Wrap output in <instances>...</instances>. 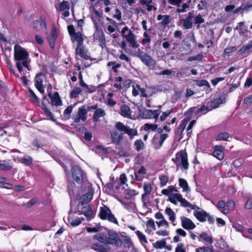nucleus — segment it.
Masks as SVG:
<instances>
[{
  "label": "nucleus",
  "instance_id": "34",
  "mask_svg": "<svg viewBox=\"0 0 252 252\" xmlns=\"http://www.w3.org/2000/svg\"><path fill=\"white\" fill-rule=\"evenodd\" d=\"M178 182L180 187L183 189V191L188 192L190 191L188 183L185 179L180 178L179 179Z\"/></svg>",
  "mask_w": 252,
  "mask_h": 252
},
{
  "label": "nucleus",
  "instance_id": "50",
  "mask_svg": "<svg viewBox=\"0 0 252 252\" xmlns=\"http://www.w3.org/2000/svg\"><path fill=\"white\" fill-rule=\"evenodd\" d=\"M160 181V187H163L166 186L169 181V177L167 175L162 174L159 177Z\"/></svg>",
  "mask_w": 252,
  "mask_h": 252
},
{
  "label": "nucleus",
  "instance_id": "16",
  "mask_svg": "<svg viewBox=\"0 0 252 252\" xmlns=\"http://www.w3.org/2000/svg\"><path fill=\"white\" fill-rule=\"evenodd\" d=\"M160 113V110H153L151 109H147L143 112V116L145 119H149L154 118L156 121L158 119Z\"/></svg>",
  "mask_w": 252,
  "mask_h": 252
},
{
  "label": "nucleus",
  "instance_id": "48",
  "mask_svg": "<svg viewBox=\"0 0 252 252\" xmlns=\"http://www.w3.org/2000/svg\"><path fill=\"white\" fill-rule=\"evenodd\" d=\"M59 10L61 11H63L66 10H69L70 5L68 2L67 1L63 0L59 4Z\"/></svg>",
  "mask_w": 252,
  "mask_h": 252
},
{
  "label": "nucleus",
  "instance_id": "3",
  "mask_svg": "<svg viewBox=\"0 0 252 252\" xmlns=\"http://www.w3.org/2000/svg\"><path fill=\"white\" fill-rule=\"evenodd\" d=\"M172 160L177 167L181 165L184 170H188L189 163L188 162V154L185 150H181L177 152L175 155V158H172Z\"/></svg>",
  "mask_w": 252,
  "mask_h": 252
},
{
  "label": "nucleus",
  "instance_id": "51",
  "mask_svg": "<svg viewBox=\"0 0 252 252\" xmlns=\"http://www.w3.org/2000/svg\"><path fill=\"white\" fill-rule=\"evenodd\" d=\"M144 144L141 139L136 140L134 143V149L137 151H140L143 148Z\"/></svg>",
  "mask_w": 252,
  "mask_h": 252
},
{
  "label": "nucleus",
  "instance_id": "17",
  "mask_svg": "<svg viewBox=\"0 0 252 252\" xmlns=\"http://www.w3.org/2000/svg\"><path fill=\"white\" fill-rule=\"evenodd\" d=\"M195 208L200 211H195L193 212V215L196 219L200 222H203L206 220L208 216V213L203 209H201L199 207L195 206Z\"/></svg>",
  "mask_w": 252,
  "mask_h": 252
},
{
  "label": "nucleus",
  "instance_id": "62",
  "mask_svg": "<svg viewBox=\"0 0 252 252\" xmlns=\"http://www.w3.org/2000/svg\"><path fill=\"white\" fill-rule=\"evenodd\" d=\"M189 7V4L187 3H184L181 5V8H178L176 9V12L178 13H183L186 11V9Z\"/></svg>",
  "mask_w": 252,
  "mask_h": 252
},
{
  "label": "nucleus",
  "instance_id": "5",
  "mask_svg": "<svg viewBox=\"0 0 252 252\" xmlns=\"http://www.w3.org/2000/svg\"><path fill=\"white\" fill-rule=\"evenodd\" d=\"M98 216L102 220H107L110 222L118 224L117 218L112 213L111 209L105 205H103V206L100 207Z\"/></svg>",
  "mask_w": 252,
  "mask_h": 252
},
{
  "label": "nucleus",
  "instance_id": "32",
  "mask_svg": "<svg viewBox=\"0 0 252 252\" xmlns=\"http://www.w3.org/2000/svg\"><path fill=\"white\" fill-rule=\"evenodd\" d=\"M72 213H69V217L68 218V222L70 223V225L73 227H75L79 225L81 223L83 220H84V218H79L76 217V218L73 219L71 217V214Z\"/></svg>",
  "mask_w": 252,
  "mask_h": 252
},
{
  "label": "nucleus",
  "instance_id": "18",
  "mask_svg": "<svg viewBox=\"0 0 252 252\" xmlns=\"http://www.w3.org/2000/svg\"><path fill=\"white\" fill-rule=\"evenodd\" d=\"M33 28L37 31H40L42 29L46 30L47 25L45 18L43 16H41L39 20L34 21Z\"/></svg>",
  "mask_w": 252,
  "mask_h": 252
},
{
  "label": "nucleus",
  "instance_id": "4",
  "mask_svg": "<svg viewBox=\"0 0 252 252\" xmlns=\"http://www.w3.org/2000/svg\"><path fill=\"white\" fill-rule=\"evenodd\" d=\"M100 234H101V235L107 245H114L116 247H121L122 246L121 239L114 230L109 229L107 232L108 236L103 233H100Z\"/></svg>",
  "mask_w": 252,
  "mask_h": 252
},
{
  "label": "nucleus",
  "instance_id": "14",
  "mask_svg": "<svg viewBox=\"0 0 252 252\" xmlns=\"http://www.w3.org/2000/svg\"><path fill=\"white\" fill-rule=\"evenodd\" d=\"M140 2L149 12L157 11V4L154 0H140Z\"/></svg>",
  "mask_w": 252,
  "mask_h": 252
},
{
  "label": "nucleus",
  "instance_id": "38",
  "mask_svg": "<svg viewBox=\"0 0 252 252\" xmlns=\"http://www.w3.org/2000/svg\"><path fill=\"white\" fill-rule=\"evenodd\" d=\"M93 196V192L89 191L83 195L80 202H84L88 204L92 199Z\"/></svg>",
  "mask_w": 252,
  "mask_h": 252
},
{
  "label": "nucleus",
  "instance_id": "63",
  "mask_svg": "<svg viewBox=\"0 0 252 252\" xmlns=\"http://www.w3.org/2000/svg\"><path fill=\"white\" fill-rule=\"evenodd\" d=\"M118 155L120 157H125L128 156V153L124 148L120 147L118 149Z\"/></svg>",
  "mask_w": 252,
  "mask_h": 252
},
{
  "label": "nucleus",
  "instance_id": "47",
  "mask_svg": "<svg viewBox=\"0 0 252 252\" xmlns=\"http://www.w3.org/2000/svg\"><path fill=\"white\" fill-rule=\"evenodd\" d=\"M229 137V133L225 132L219 134L216 137L215 140L216 141H227Z\"/></svg>",
  "mask_w": 252,
  "mask_h": 252
},
{
  "label": "nucleus",
  "instance_id": "6",
  "mask_svg": "<svg viewBox=\"0 0 252 252\" xmlns=\"http://www.w3.org/2000/svg\"><path fill=\"white\" fill-rule=\"evenodd\" d=\"M136 57L139 58L141 61L150 69L155 68L156 62L155 60L149 56L146 52L141 50L140 48H137V50L134 54Z\"/></svg>",
  "mask_w": 252,
  "mask_h": 252
},
{
  "label": "nucleus",
  "instance_id": "21",
  "mask_svg": "<svg viewBox=\"0 0 252 252\" xmlns=\"http://www.w3.org/2000/svg\"><path fill=\"white\" fill-rule=\"evenodd\" d=\"M226 98L223 95H221L218 98H215L213 100L211 101L208 104L211 110L216 109L219 107L220 104L224 103L225 102Z\"/></svg>",
  "mask_w": 252,
  "mask_h": 252
},
{
  "label": "nucleus",
  "instance_id": "9",
  "mask_svg": "<svg viewBox=\"0 0 252 252\" xmlns=\"http://www.w3.org/2000/svg\"><path fill=\"white\" fill-rule=\"evenodd\" d=\"M71 172L73 178L75 182L78 184H82L85 174L81 168L77 165L74 166L72 167Z\"/></svg>",
  "mask_w": 252,
  "mask_h": 252
},
{
  "label": "nucleus",
  "instance_id": "39",
  "mask_svg": "<svg viewBox=\"0 0 252 252\" xmlns=\"http://www.w3.org/2000/svg\"><path fill=\"white\" fill-rule=\"evenodd\" d=\"M235 30L238 31L240 35H243L246 31H247V28L245 26L244 22H241L239 23L237 26L235 27Z\"/></svg>",
  "mask_w": 252,
  "mask_h": 252
},
{
  "label": "nucleus",
  "instance_id": "20",
  "mask_svg": "<svg viewBox=\"0 0 252 252\" xmlns=\"http://www.w3.org/2000/svg\"><path fill=\"white\" fill-rule=\"evenodd\" d=\"M48 96L51 99V104L52 105L56 106L62 105L63 102L58 92H55L53 94H52L51 92L49 93Z\"/></svg>",
  "mask_w": 252,
  "mask_h": 252
},
{
  "label": "nucleus",
  "instance_id": "25",
  "mask_svg": "<svg viewBox=\"0 0 252 252\" xmlns=\"http://www.w3.org/2000/svg\"><path fill=\"white\" fill-rule=\"evenodd\" d=\"M57 36L58 34L56 28L55 27H52L50 35L47 37L50 47H54V43L56 40Z\"/></svg>",
  "mask_w": 252,
  "mask_h": 252
},
{
  "label": "nucleus",
  "instance_id": "10",
  "mask_svg": "<svg viewBox=\"0 0 252 252\" xmlns=\"http://www.w3.org/2000/svg\"><path fill=\"white\" fill-rule=\"evenodd\" d=\"M194 49L195 48H189V50L187 51V52L185 53L186 55H190L188 57L187 61L189 62L194 61L201 62L203 58L206 57V54H203L202 53L196 52Z\"/></svg>",
  "mask_w": 252,
  "mask_h": 252
},
{
  "label": "nucleus",
  "instance_id": "43",
  "mask_svg": "<svg viewBox=\"0 0 252 252\" xmlns=\"http://www.w3.org/2000/svg\"><path fill=\"white\" fill-rule=\"evenodd\" d=\"M91 18L94 23V27L97 30H98L100 28V25L102 22L101 19L102 17H97L94 16H91Z\"/></svg>",
  "mask_w": 252,
  "mask_h": 252
},
{
  "label": "nucleus",
  "instance_id": "44",
  "mask_svg": "<svg viewBox=\"0 0 252 252\" xmlns=\"http://www.w3.org/2000/svg\"><path fill=\"white\" fill-rule=\"evenodd\" d=\"M195 38L193 33L189 35L186 38V45L188 47L194 46L195 45Z\"/></svg>",
  "mask_w": 252,
  "mask_h": 252
},
{
  "label": "nucleus",
  "instance_id": "36",
  "mask_svg": "<svg viewBox=\"0 0 252 252\" xmlns=\"http://www.w3.org/2000/svg\"><path fill=\"white\" fill-rule=\"evenodd\" d=\"M143 189L144 193L142 194V199L143 201H144V197L149 194L152 190L151 184L148 183H144L143 184Z\"/></svg>",
  "mask_w": 252,
  "mask_h": 252
},
{
  "label": "nucleus",
  "instance_id": "13",
  "mask_svg": "<svg viewBox=\"0 0 252 252\" xmlns=\"http://www.w3.org/2000/svg\"><path fill=\"white\" fill-rule=\"evenodd\" d=\"M29 55V52L24 48H14V59L16 62L27 60Z\"/></svg>",
  "mask_w": 252,
  "mask_h": 252
},
{
  "label": "nucleus",
  "instance_id": "27",
  "mask_svg": "<svg viewBox=\"0 0 252 252\" xmlns=\"http://www.w3.org/2000/svg\"><path fill=\"white\" fill-rule=\"evenodd\" d=\"M130 35H126L125 39L132 47H138L139 44L137 43L136 36L133 32H130Z\"/></svg>",
  "mask_w": 252,
  "mask_h": 252
},
{
  "label": "nucleus",
  "instance_id": "55",
  "mask_svg": "<svg viewBox=\"0 0 252 252\" xmlns=\"http://www.w3.org/2000/svg\"><path fill=\"white\" fill-rule=\"evenodd\" d=\"M123 81V78L121 76H119L118 77H116L115 81L116 83L114 84V87L117 89L119 90H121L122 89V86L121 84V82Z\"/></svg>",
  "mask_w": 252,
  "mask_h": 252
},
{
  "label": "nucleus",
  "instance_id": "1",
  "mask_svg": "<svg viewBox=\"0 0 252 252\" xmlns=\"http://www.w3.org/2000/svg\"><path fill=\"white\" fill-rule=\"evenodd\" d=\"M101 235L99 233L94 235L88 247L96 252H109L110 248Z\"/></svg>",
  "mask_w": 252,
  "mask_h": 252
},
{
  "label": "nucleus",
  "instance_id": "49",
  "mask_svg": "<svg viewBox=\"0 0 252 252\" xmlns=\"http://www.w3.org/2000/svg\"><path fill=\"white\" fill-rule=\"evenodd\" d=\"M183 23V27L184 29H190L193 26V23L191 20L186 19H183L182 20Z\"/></svg>",
  "mask_w": 252,
  "mask_h": 252
},
{
  "label": "nucleus",
  "instance_id": "15",
  "mask_svg": "<svg viewBox=\"0 0 252 252\" xmlns=\"http://www.w3.org/2000/svg\"><path fill=\"white\" fill-rule=\"evenodd\" d=\"M190 119L191 118L190 117H187L181 121V123L178 126L177 131L175 132L179 136V140H181L183 138V131Z\"/></svg>",
  "mask_w": 252,
  "mask_h": 252
},
{
  "label": "nucleus",
  "instance_id": "56",
  "mask_svg": "<svg viewBox=\"0 0 252 252\" xmlns=\"http://www.w3.org/2000/svg\"><path fill=\"white\" fill-rule=\"evenodd\" d=\"M173 112V109H170L164 112L160 116L159 119L161 122H163L167 117H168Z\"/></svg>",
  "mask_w": 252,
  "mask_h": 252
},
{
  "label": "nucleus",
  "instance_id": "31",
  "mask_svg": "<svg viewBox=\"0 0 252 252\" xmlns=\"http://www.w3.org/2000/svg\"><path fill=\"white\" fill-rule=\"evenodd\" d=\"M121 115L125 118H128L131 116V111L128 106L123 104L120 107Z\"/></svg>",
  "mask_w": 252,
  "mask_h": 252
},
{
  "label": "nucleus",
  "instance_id": "40",
  "mask_svg": "<svg viewBox=\"0 0 252 252\" xmlns=\"http://www.w3.org/2000/svg\"><path fill=\"white\" fill-rule=\"evenodd\" d=\"M165 214L169 216V220L172 222L175 220V214L174 212L169 207H166L165 210Z\"/></svg>",
  "mask_w": 252,
  "mask_h": 252
},
{
  "label": "nucleus",
  "instance_id": "24",
  "mask_svg": "<svg viewBox=\"0 0 252 252\" xmlns=\"http://www.w3.org/2000/svg\"><path fill=\"white\" fill-rule=\"evenodd\" d=\"M110 137L112 143L119 145L123 139V133L119 134L117 131L112 130L110 131Z\"/></svg>",
  "mask_w": 252,
  "mask_h": 252
},
{
  "label": "nucleus",
  "instance_id": "64",
  "mask_svg": "<svg viewBox=\"0 0 252 252\" xmlns=\"http://www.w3.org/2000/svg\"><path fill=\"white\" fill-rule=\"evenodd\" d=\"M175 252H186L183 243H179L177 245Z\"/></svg>",
  "mask_w": 252,
  "mask_h": 252
},
{
  "label": "nucleus",
  "instance_id": "57",
  "mask_svg": "<svg viewBox=\"0 0 252 252\" xmlns=\"http://www.w3.org/2000/svg\"><path fill=\"white\" fill-rule=\"evenodd\" d=\"M196 85L198 86H205L207 88H210V84L209 82L206 80H196L195 81Z\"/></svg>",
  "mask_w": 252,
  "mask_h": 252
},
{
  "label": "nucleus",
  "instance_id": "19",
  "mask_svg": "<svg viewBox=\"0 0 252 252\" xmlns=\"http://www.w3.org/2000/svg\"><path fill=\"white\" fill-rule=\"evenodd\" d=\"M181 220L182 226L186 230H192L196 227L193 222L186 217H181Z\"/></svg>",
  "mask_w": 252,
  "mask_h": 252
},
{
  "label": "nucleus",
  "instance_id": "54",
  "mask_svg": "<svg viewBox=\"0 0 252 252\" xmlns=\"http://www.w3.org/2000/svg\"><path fill=\"white\" fill-rule=\"evenodd\" d=\"M32 158L29 156H26L21 159L20 162L27 166L32 164Z\"/></svg>",
  "mask_w": 252,
  "mask_h": 252
},
{
  "label": "nucleus",
  "instance_id": "29",
  "mask_svg": "<svg viewBox=\"0 0 252 252\" xmlns=\"http://www.w3.org/2000/svg\"><path fill=\"white\" fill-rule=\"evenodd\" d=\"M157 20L158 21L161 20L160 25L162 27L165 28L170 22V16L167 15L159 14L157 16Z\"/></svg>",
  "mask_w": 252,
  "mask_h": 252
},
{
  "label": "nucleus",
  "instance_id": "61",
  "mask_svg": "<svg viewBox=\"0 0 252 252\" xmlns=\"http://www.w3.org/2000/svg\"><path fill=\"white\" fill-rule=\"evenodd\" d=\"M136 234L140 241H143L145 243H148V241L146 238V236H145V235L143 234L142 232H141L139 230H137L136 232Z\"/></svg>",
  "mask_w": 252,
  "mask_h": 252
},
{
  "label": "nucleus",
  "instance_id": "2",
  "mask_svg": "<svg viewBox=\"0 0 252 252\" xmlns=\"http://www.w3.org/2000/svg\"><path fill=\"white\" fill-rule=\"evenodd\" d=\"M77 212L84 214L88 221L91 220L92 219H94V217L93 215V209L91 206L86 203V202H79L77 206V209H75L73 211L71 208L69 211V214L70 213L76 214Z\"/></svg>",
  "mask_w": 252,
  "mask_h": 252
},
{
  "label": "nucleus",
  "instance_id": "11",
  "mask_svg": "<svg viewBox=\"0 0 252 252\" xmlns=\"http://www.w3.org/2000/svg\"><path fill=\"white\" fill-rule=\"evenodd\" d=\"M169 135L168 134H155L152 139V143L153 145V148L155 150H158L161 147L163 144L165 140L168 137Z\"/></svg>",
  "mask_w": 252,
  "mask_h": 252
},
{
  "label": "nucleus",
  "instance_id": "28",
  "mask_svg": "<svg viewBox=\"0 0 252 252\" xmlns=\"http://www.w3.org/2000/svg\"><path fill=\"white\" fill-rule=\"evenodd\" d=\"M71 39L73 43H77V47H80L83 42V38L81 33L79 32H78L76 33H74V34H73L71 37Z\"/></svg>",
  "mask_w": 252,
  "mask_h": 252
},
{
  "label": "nucleus",
  "instance_id": "58",
  "mask_svg": "<svg viewBox=\"0 0 252 252\" xmlns=\"http://www.w3.org/2000/svg\"><path fill=\"white\" fill-rule=\"evenodd\" d=\"M12 168V166L9 163H0V170L9 171Z\"/></svg>",
  "mask_w": 252,
  "mask_h": 252
},
{
  "label": "nucleus",
  "instance_id": "53",
  "mask_svg": "<svg viewBox=\"0 0 252 252\" xmlns=\"http://www.w3.org/2000/svg\"><path fill=\"white\" fill-rule=\"evenodd\" d=\"M252 103V96L249 95L245 97L244 99V101L242 104V107L243 108H247Z\"/></svg>",
  "mask_w": 252,
  "mask_h": 252
},
{
  "label": "nucleus",
  "instance_id": "52",
  "mask_svg": "<svg viewBox=\"0 0 252 252\" xmlns=\"http://www.w3.org/2000/svg\"><path fill=\"white\" fill-rule=\"evenodd\" d=\"M158 126V125L156 124H152L149 123H146L144 125L143 128L145 131H149L150 130H151L153 131H155L157 128Z\"/></svg>",
  "mask_w": 252,
  "mask_h": 252
},
{
  "label": "nucleus",
  "instance_id": "8",
  "mask_svg": "<svg viewBox=\"0 0 252 252\" xmlns=\"http://www.w3.org/2000/svg\"><path fill=\"white\" fill-rule=\"evenodd\" d=\"M87 115L86 106L83 105L78 108L77 114L73 115L72 119L75 123H78L80 121L84 122L87 120Z\"/></svg>",
  "mask_w": 252,
  "mask_h": 252
},
{
  "label": "nucleus",
  "instance_id": "42",
  "mask_svg": "<svg viewBox=\"0 0 252 252\" xmlns=\"http://www.w3.org/2000/svg\"><path fill=\"white\" fill-rule=\"evenodd\" d=\"M82 89L79 87L74 88L70 93L69 96L71 98H76L81 94Z\"/></svg>",
  "mask_w": 252,
  "mask_h": 252
},
{
  "label": "nucleus",
  "instance_id": "23",
  "mask_svg": "<svg viewBox=\"0 0 252 252\" xmlns=\"http://www.w3.org/2000/svg\"><path fill=\"white\" fill-rule=\"evenodd\" d=\"M172 195L178 201L181 203L182 206L184 207H189L191 209H195V206L192 205L185 198H183L181 194L174 193Z\"/></svg>",
  "mask_w": 252,
  "mask_h": 252
},
{
  "label": "nucleus",
  "instance_id": "30",
  "mask_svg": "<svg viewBox=\"0 0 252 252\" xmlns=\"http://www.w3.org/2000/svg\"><path fill=\"white\" fill-rule=\"evenodd\" d=\"M75 52L77 55H79L81 58L85 60H91L88 51L85 48H75Z\"/></svg>",
  "mask_w": 252,
  "mask_h": 252
},
{
  "label": "nucleus",
  "instance_id": "7",
  "mask_svg": "<svg viewBox=\"0 0 252 252\" xmlns=\"http://www.w3.org/2000/svg\"><path fill=\"white\" fill-rule=\"evenodd\" d=\"M115 127L123 133L127 134L130 139H132L134 136L138 134L137 130L136 129L129 128V126H125L123 123L118 122L116 123Z\"/></svg>",
  "mask_w": 252,
  "mask_h": 252
},
{
  "label": "nucleus",
  "instance_id": "33",
  "mask_svg": "<svg viewBox=\"0 0 252 252\" xmlns=\"http://www.w3.org/2000/svg\"><path fill=\"white\" fill-rule=\"evenodd\" d=\"M105 115V111L102 109H96V110L94 111L93 116V119L94 122H97L99 121V118L100 117H104Z\"/></svg>",
  "mask_w": 252,
  "mask_h": 252
},
{
  "label": "nucleus",
  "instance_id": "35",
  "mask_svg": "<svg viewBox=\"0 0 252 252\" xmlns=\"http://www.w3.org/2000/svg\"><path fill=\"white\" fill-rule=\"evenodd\" d=\"M200 238L199 239V241H201L202 240L206 242H208L210 244H212L213 243V239L211 236L208 235L207 233L203 232H202L199 235Z\"/></svg>",
  "mask_w": 252,
  "mask_h": 252
},
{
  "label": "nucleus",
  "instance_id": "22",
  "mask_svg": "<svg viewBox=\"0 0 252 252\" xmlns=\"http://www.w3.org/2000/svg\"><path fill=\"white\" fill-rule=\"evenodd\" d=\"M43 74L39 72L36 74L35 77V86L38 91L43 94L44 92V86L43 85Z\"/></svg>",
  "mask_w": 252,
  "mask_h": 252
},
{
  "label": "nucleus",
  "instance_id": "60",
  "mask_svg": "<svg viewBox=\"0 0 252 252\" xmlns=\"http://www.w3.org/2000/svg\"><path fill=\"white\" fill-rule=\"evenodd\" d=\"M93 13L91 14V16H94L97 17H102V11L100 9L97 10L94 6L92 7Z\"/></svg>",
  "mask_w": 252,
  "mask_h": 252
},
{
  "label": "nucleus",
  "instance_id": "45",
  "mask_svg": "<svg viewBox=\"0 0 252 252\" xmlns=\"http://www.w3.org/2000/svg\"><path fill=\"white\" fill-rule=\"evenodd\" d=\"M166 244V239L163 238L160 241H157L153 244V246L156 249H161L165 247Z\"/></svg>",
  "mask_w": 252,
  "mask_h": 252
},
{
  "label": "nucleus",
  "instance_id": "12",
  "mask_svg": "<svg viewBox=\"0 0 252 252\" xmlns=\"http://www.w3.org/2000/svg\"><path fill=\"white\" fill-rule=\"evenodd\" d=\"M49 100L47 99V96H43L41 103V105H39L41 107L43 111L44 115L51 121H54L55 119L53 116L52 113L47 108V105L49 104Z\"/></svg>",
  "mask_w": 252,
  "mask_h": 252
},
{
  "label": "nucleus",
  "instance_id": "26",
  "mask_svg": "<svg viewBox=\"0 0 252 252\" xmlns=\"http://www.w3.org/2000/svg\"><path fill=\"white\" fill-rule=\"evenodd\" d=\"M223 147L220 145H216L214 147V151L213 156L220 160H222L224 158V153L222 150Z\"/></svg>",
  "mask_w": 252,
  "mask_h": 252
},
{
  "label": "nucleus",
  "instance_id": "37",
  "mask_svg": "<svg viewBox=\"0 0 252 252\" xmlns=\"http://www.w3.org/2000/svg\"><path fill=\"white\" fill-rule=\"evenodd\" d=\"M28 92L30 94V100L33 103H36L39 105L40 103L39 98L36 95L33 91L31 89H28Z\"/></svg>",
  "mask_w": 252,
  "mask_h": 252
},
{
  "label": "nucleus",
  "instance_id": "41",
  "mask_svg": "<svg viewBox=\"0 0 252 252\" xmlns=\"http://www.w3.org/2000/svg\"><path fill=\"white\" fill-rule=\"evenodd\" d=\"M74 106L70 105L66 107L64 110L63 116L65 120H68L70 118V115L72 112Z\"/></svg>",
  "mask_w": 252,
  "mask_h": 252
},
{
  "label": "nucleus",
  "instance_id": "59",
  "mask_svg": "<svg viewBox=\"0 0 252 252\" xmlns=\"http://www.w3.org/2000/svg\"><path fill=\"white\" fill-rule=\"evenodd\" d=\"M213 249L208 247H201L195 250V252H212Z\"/></svg>",
  "mask_w": 252,
  "mask_h": 252
},
{
  "label": "nucleus",
  "instance_id": "46",
  "mask_svg": "<svg viewBox=\"0 0 252 252\" xmlns=\"http://www.w3.org/2000/svg\"><path fill=\"white\" fill-rule=\"evenodd\" d=\"M204 22V19L200 14L194 17V24L196 25V29H197L200 28V24L203 23Z\"/></svg>",
  "mask_w": 252,
  "mask_h": 252
}]
</instances>
